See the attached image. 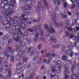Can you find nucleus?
Returning a JSON list of instances; mask_svg holds the SVG:
<instances>
[{
  "mask_svg": "<svg viewBox=\"0 0 79 79\" xmlns=\"http://www.w3.org/2000/svg\"><path fill=\"white\" fill-rule=\"evenodd\" d=\"M44 28L45 29L47 30L45 33L46 36H50V34L55 33V30L53 28L52 26H51V27H49L48 25L47 24H44Z\"/></svg>",
  "mask_w": 79,
  "mask_h": 79,
  "instance_id": "f257e3e1",
  "label": "nucleus"
},
{
  "mask_svg": "<svg viewBox=\"0 0 79 79\" xmlns=\"http://www.w3.org/2000/svg\"><path fill=\"white\" fill-rule=\"evenodd\" d=\"M35 27L37 29H35L34 27L33 28V29H31L30 28V32H33V34H35L37 32V31L39 30L40 31V34L41 36H44V33L42 31V27H43L41 25H39L36 26Z\"/></svg>",
  "mask_w": 79,
  "mask_h": 79,
  "instance_id": "f03ea898",
  "label": "nucleus"
},
{
  "mask_svg": "<svg viewBox=\"0 0 79 79\" xmlns=\"http://www.w3.org/2000/svg\"><path fill=\"white\" fill-rule=\"evenodd\" d=\"M53 14L54 15V16L53 15H52L51 16L52 20V21H53L54 22V24L56 25V27H57V28H59V27H60V26H59V25H58V23H56V22H55V20H56L55 18H57L58 16V13L55 11H54Z\"/></svg>",
  "mask_w": 79,
  "mask_h": 79,
  "instance_id": "7ed1b4c3",
  "label": "nucleus"
},
{
  "mask_svg": "<svg viewBox=\"0 0 79 79\" xmlns=\"http://www.w3.org/2000/svg\"><path fill=\"white\" fill-rule=\"evenodd\" d=\"M41 48H42V44H40L37 46V49H34L33 50V53H35V54H36L35 55L36 56H39L40 54V49Z\"/></svg>",
  "mask_w": 79,
  "mask_h": 79,
  "instance_id": "20e7f679",
  "label": "nucleus"
},
{
  "mask_svg": "<svg viewBox=\"0 0 79 79\" xmlns=\"http://www.w3.org/2000/svg\"><path fill=\"white\" fill-rule=\"evenodd\" d=\"M7 20L8 21L7 23L6 24H8L7 27L9 29L10 27H11L10 25V24L11 25H13V24H15V23L13 22V18L12 17H8L7 18Z\"/></svg>",
  "mask_w": 79,
  "mask_h": 79,
  "instance_id": "39448f33",
  "label": "nucleus"
},
{
  "mask_svg": "<svg viewBox=\"0 0 79 79\" xmlns=\"http://www.w3.org/2000/svg\"><path fill=\"white\" fill-rule=\"evenodd\" d=\"M22 15L20 18L21 20H22L23 21H24L25 23L26 22L27 20L26 18H25V16H28L29 14V12L27 10H25V12L22 13Z\"/></svg>",
  "mask_w": 79,
  "mask_h": 79,
  "instance_id": "423d86ee",
  "label": "nucleus"
},
{
  "mask_svg": "<svg viewBox=\"0 0 79 79\" xmlns=\"http://www.w3.org/2000/svg\"><path fill=\"white\" fill-rule=\"evenodd\" d=\"M13 38L14 40L17 43V42H21L22 41H21V37L18 36V35L17 33H14L13 35Z\"/></svg>",
  "mask_w": 79,
  "mask_h": 79,
  "instance_id": "0eeeda50",
  "label": "nucleus"
},
{
  "mask_svg": "<svg viewBox=\"0 0 79 79\" xmlns=\"http://www.w3.org/2000/svg\"><path fill=\"white\" fill-rule=\"evenodd\" d=\"M23 21L24 22V23H26L24 22V21L22 20V21L21 22L19 25V27H20L21 29H23L27 28V26L23 23Z\"/></svg>",
  "mask_w": 79,
  "mask_h": 79,
  "instance_id": "6e6552de",
  "label": "nucleus"
},
{
  "mask_svg": "<svg viewBox=\"0 0 79 79\" xmlns=\"http://www.w3.org/2000/svg\"><path fill=\"white\" fill-rule=\"evenodd\" d=\"M71 79H79V73H77L72 74Z\"/></svg>",
  "mask_w": 79,
  "mask_h": 79,
  "instance_id": "1a4fd4ad",
  "label": "nucleus"
},
{
  "mask_svg": "<svg viewBox=\"0 0 79 79\" xmlns=\"http://www.w3.org/2000/svg\"><path fill=\"white\" fill-rule=\"evenodd\" d=\"M65 35L66 37H68L69 39H73V34H70L68 33V32L66 31Z\"/></svg>",
  "mask_w": 79,
  "mask_h": 79,
  "instance_id": "9d476101",
  "label": "nucleus"
},
{
  "mask_svg": "<svg viewBox=\"0 0 79 79\" xmlns=\"http://www.w3.org/2000/svg\"><path fill=\"white\" fill-rule=\"evenodd\" d=\"M51 56H54L55 57H56L57 55L56 54H52L48 52H47L45 54V57H46V58H49Z\"/></svg>",
  "mask_w": 79,
  "mask_h": 79,
  "instance_id": "9b49d317",
  "label": "nucleus"
},
{
  "mask_svg": "<svg viewBox=\"0 0 79 79\" xmlns=\"http://www.w3.org/2000/svg\"><path fill=\"white\" fill-rule=\"evenodd\" d=\"M0 6L1 7L3 8L4 10H6L7 4H5L3 2L0 3Z\"/></svg>",
  "mask_w": 79,
  "mask_h": 79,
  "instance_id": "f8f14e48",
  "label": "nucleus"
},
{
  "mask_svg": "<svg viewBox=\"0 0 79 79\" xmlns=\"http://www.w3.org/2000/svg\"><path fill=\"white\" fill-rule=\"evenodd\" d=\"M71 52H73V51H71V50L69 49L66 50L64 51V54H65V55H70L71 53Z\"/></svg>",
  "mask_w": 79,
  "mask_h": 79,
  "instance_id": "ddd939ff",
  "label": "nucleus"
},
{
  "mask_svg": "<svg viewBox=\"0 0 79 79\" xmlns=\"http://www.w3.org/2000/svg\"><path fill=\"white\" fill-rule=\"evenodd\" d=\"M32 4H28L25 7V10H26L27 11L29 10L31 8H32Z\"/></svg>",
  "mask_w": 79,
  "mask_h": 79,
  "instance_id": "4468645a",
  "label": "nucleus"
},
{
  "mask_svg": "<svg viewBox=\"0 0 79 79\" xmlns=\"http://www.w3.org/2000/svg\"><path fill=\"white\" fill-rule=\"evenodd\" d=\"M22 64L21 63H19L17 64L16 68L17 70H21V68H22Z\"/></svg>",
  "mask_w": 79,
  "mask_h": 79,
  "instance_id": "2eb2a0df",
  "label": "nucleus"
},
{
  "mask_svg": "<svg viewBox=\"0 0 79 79\" xmlns=\"http://www.w3.org/2000/svg\"><path fill=\"white\" fill-rule=\"evenodd\" d=\"M15 47L17 52H19V51L21 50V48L20 47V46L19 45L15 44Z\"/></svg>",
  "mask_w": 79,
  "mask_h": 79,
  "instance_id": "dca6fc26",
  "label": "nucleus"
},
{
  "mask_svg": "<svg viewBox=\"0 0 79 79\" xmlns=\"http://www.w3.org/2000/svg\"><path fill=\"white\" fill-rule=\"evenodd\" d=\"M42 1L44 3V7L45 8H48V3H47V0H42Z\"/></svg>",
  "mask_w": 79,
  "mask_h": 79,
  "instance_id": "f3484780",
  "label": "nucleus"
},
{
  "mask_svg": "<svg viewBox=\"0 0 79 79\" xmlns=\"http://www.w3.org/2000/svg\"><path fill=\"white\" fill-rule=\"evenodd\" d=\"M70 22V20L68 19H66L65 20V22L66 25H65V27H68L69 25V23Z\"/></svg>",
  "mask_w": 79,
  "mask_h": 79,
  "instance_id": "a211bd4d",
  "label": "nucleus"
},
{
  "mask_svg": "<svg viewBox=\"0 0 79 79\" xmlns=\"http://www.w3.org/2000/svg\"><path fill=\"white\" fill-rule=\"evenodd\" d=\"M60 18H68V15H65V14H64L63 13L61 14L60 15Z\"/></svg>",
  "mask_w": 79,
  "mask_h": 79,
  "instance_id": "6ab92c4d",
  "label": "nucleus"
},
{
  "mask_svg": "<svg viewBox=\"0 0 79 79\" xmlns=\"http://www.w3.org/2000/svg\"><path fill=\"white\" fill-rule=\"evenodd\" d=\"M13 6H14V5L11 4V3H9V4H7L6 10L8 9H11L13 7Z\"/></svg>",
  "mask_w": 79,
  "mask_h": 79,
  "instance_id": "aec40b11",
  "label": "nucleus"
},
{
  "mask_svg": "<svg viewBox=\"0 0 79 79\" xmlns=\"http://www.w3.org/2000/svg\"><path fill=\"white\" fill-rule=\"evenodd\" d=\"M19 19V18H17L16 17H14L13 23H15L14 24V23H13V25H15V24H16V23L18 22V21Z\"/></svg>",
  "mask_w": 79,
  "mask_h": 79,
  "instance_id": "412c9836",
  "label": "nucleus"
},
{
  "mask_svg": "<svg viewBox=\"0 0 79 79\" xmlns=\"http://www.w3.org/2000/svg\"><path fill=\"white\" fill-rule=\"evenodd\" d=\"M25 53V51L24 50H22L20 51L18 54V56H23V55H24Z\"/></svg>",
  "mask_w": 79,
  "mask_h": 79,
  "instance_id": "4be33fe9",
  "label": "nucleus"
},
{
  "mask_svg": "<svg viewBox=\"0 0 79 79\" xmlns=\"http://www.w3.org/2000/svg\"><path fill=\"white\" fill-rule=\"evenodd\" d=\"M75 69H76V66L74 64L72 65L71 68V71L72 73H74Z\"/></svg>",
  "mask_w": 79,
  "mask_h": 79,
  "instance_id": "5701e85b",
  "label": "nucleus"
},
{
  "mask_svg": "<svg viewBox=\"0 0 79 79\" xmlns=\"http://www.w3.org/2000/svg\"><path fill=\"white\" fill-rule=\"evenodd\" d=\"M65 27L67 28V30H68L69 32H72L73 33V29H74V28H72L71 27Z\"/></svg>",
  "mask_w": 79,
  "mask_h": 79,
  "instance_id": "b1692460",
  "label": "nucleus"
},
{
  "mask_svg": "<svg viewBox=\"0 0 79 79\" xmlns=\"http://www.w3.org/2000/svg\"><path fill=\"white\" fill-rule=\"evenodd\" d=\"M55 76V72H52L50 75V79H53L54 77Z\"/></svg>",
  "mask_w": 79,
  "mask_h": 79,
  "instance_id": "393cba45",
  "label": "nucleus"
},
{
  "mask_svg": "<svg viewBox=\"0 0 79 79\" xmlns=\"http://www.w3.org/2000/svg\"><path fill=\"white\" fill-rule=\"evenodd\" d=\"M50 40H51V41H52L53 43H55L56 42V39L55 38L53 37H52V36H51Z\"/></svg>",
  "mask_w": 79,
  "mask_h": 79,
  "instance_id": "a878e982",
  "label": "nucleus"
},
{
  "mask_svg": "<svg viewBox=\"0 0 79 79\" xmlns=\"http://www.w3.org/2000/svg\"><path fill=\"white\" fill-rule=\"evenodd\" d=\"M6 51H8V52H10L11 50V48L10 46H7L6 47Z\"/></svg>",
  "mask_w": 79,
  "mask_h": 79,
  "instance_id": "bb28decb",
  "label": "nucleus"
},
{
  "mask_svg": "<svg viewBox=\"0 0 79 79\" xmlns=\"http://www.w3.org/2000/svg\"><path fill=\"white\" fill-rule=\"evenodd\" d=\"M28 60H29V58L28 57H24L23 59V63H26V62H27V61H28Z\"/></svg>",
  "mask_w": 79,
  "mask_h": 79,
  "instance_id": "cd10ccee",
  "label": "nucleus"
},
{
  "mask_svg": "<svg viewBox=\"0 0 79 79\" xmlns=\"http://www.w3.org/2000/svg\"><path fill=\"white\" fill-rule=\"evenodd\" d=\"M55 1H56L58 5H60L61 4V2H60V0H54L53 1V3L55 5H56V2H55Z\"/></svg>",
  "mask_w": 79,
  "mask_h": 79,
  "instance_id": "c85d7f7f",
  "label": "nucleus"
},
{
  "mask_svg": "<svg viewBox=\"0 0 79 79\" xmlns=\"http://www.w3.org/2000/svg\"><path fill=\"white\" fill-rule=\"evenodd\" d=\"M5 10H6V16H8L10 15V11H9V9Z\"/></svg>",
  "mask_w": 79,
  "mask_h": 79,
  "instance_id": "c756f323",
  "label": "nucleus"
},
{
  "mask_svg": "<svg viewBox=\"0 0 79 79\" xmlns=\"http://www.w3.org/2000/svg\"><path fill=\"white\" fill-rule=\"evenodd\" d=\"M68 48L71 51L73 49V48H74V46L71 44H69Z\"/></svg>",
  "mask_w": 79,
  "mask_h": 79,
  "instance_id": "7c9ffc66",
  "label": "nucleus"
},
{
  "mask_svg": "<svg viewBox=\"0 0 79 79\" xmlns=\"http://www.w3.org/2000/svg\"><path fill=\"white\" fill-rule=\"evenodd\" d=\"M65 73H66L67 74H69L70 73V72H69V69L67 68L66 69H65Z\"/></svg>",
  "mask_w": 79,
  "mask_h": 79,
  "instance_id": "2f4dec72",
  "label": "nucleus"
},
{
  "mask_svg": "<svg viewBox=\"0 0 79 79\" xmlns=\"http://www.w3.org/2000/svg\"><path fill=\"white\" fill-rule=\"evenodd\" d=\"M66 48L65 45H63L62 46L61 51L62 52H64V51L65 50V49H66Z\"/></svg>",
  "mask_w": 79,
  "mask_h": 79,
  "instance_id": "473e14b6",
  "label": "nucleus"
},
{
  "mask_svg": "<svg viewBox=\"0 0 79 79\" xmlns=\"http://www.w3.org/2000/svg\"><path fill=\"white\" fill-rule=\"evenodd\" d=\"M75 6H76V4L75 3H73L71 5H70V9H73L75 7Z\"/></svg>",
  "mask_w": 79,
  "mask_h": 79,
  "instance_id": "72a5a7b5",
  "label": "nucleus"
},
{
  "mask_svg": "<svg viewBox=\"0 0 79 79\" xmlns=\"http://www.w3.org/2000/svg\"><path fill=\"white\" fill-rule=\"evenodd\" d=\"M61 63V61L60 60H59L57 61H56L55 63V64L56 66H57V65H59Z\"/></svg>",
  "mask_w": 79,
  "mask_h": 79,
  "instance_id": "f704fd0d",
  "label": "nucleus"
},
{
  "mask_svg": "<svg viewBox=\"0 0 79 79\" xmlns=\"http://www.w3.org/2000/svg\"><path fill=\"white\" fill-rule=\"evenodd\" d=\"M62 60L65 61V60H66V59H67V56H66L64 55L62 56Z\"/></svg>",
  "mask_w": 79,
  "mask_h": 79,
  "instance_id": "c9c22d12",
  "label": "nucleus"
},
{
  "mask_svg": "<svg viewBox=\"0 0 79 79\" xmlns=\"http://www.w3.org/2000/svg\"><path fill=\"white\" fill-rule=\"evenodd\" d=\"M17 34L18 35V36H21V37H23V34L22 33L21 31H18Z\"/></svg>",
  "mask_w": 79,
  "mask_h": 79,
  "instance_id": "e433bc0d",
  "label": "nucleus"
},
{
  "mask_svg": "<svg viewBox=\"0 0 79 79\" xmlns=\"http://www.w3.org/2000/svg\"><path fill=\"white\" fill-rule=\"evenodd\" d=\"M20 41H22L20 42H17V43H18V44H21L22 46L23 47H24V45H25L24 43V42H23V40H20Z\"/></svg>",
  "mask_w": 79,
  "mask_h": 79,
  "instance_id": "4c0bfd02",
  "label": "nucleus"
},
{
  "mask_svg": "<svg viewBox=\"0 0 79 79\" xmlns=\"http://www.w3.org/2000/svg\"><path fill=\"white\" fill-rule=\"evenodd\" d=\"M4 59V58L3 57H1L0 56V65L2 63H3V60Z\"/></svg>",
  "mask_w": 79,
  "mask_h": 79,
  "instance_id": "58836bf2",
  "label": "nucleus"
},
{
  "mask_svg": "<svg viewBox=\"0 0 79 79\" xmlns=\"http://www.w3.org/2000/svg\"><path fill=\"white\" fill-rule=\"evenodd\" d=\"M38 7L39 9L40 10V11H43V10H44V8H43V7H42V6H39Z\"/></svg>",
  "mask_w": 79,
  "mask_h": 79,
  "instance_id": "ea45409f",
  "label": "nucleus"
},
{
  "mask_svg": "<svg viewBox=\"0 0 79 79\" xmlns=\"http://www.w3.org/2000/svg\"><path fill=\"white\" fill-rule=\"evenodd\" d=\"M67 8L68 9H64V11L65 13H68L69 12V10H68V8H69V7H68Z\"/></svg>",
  "mask_w": 79,
  "mask_h": 79,
  "instance_id": "a19ab883",
  "label": "nucleus"
},
{
  "mask_svg": "<svg viewBox=\"0 0 79 79\" xmlns=\"http://www.w3.org/2000/svg\"><path fill=\"white\" fill-rule=\"evenodd\" d=\"M9 11L10 15H11V14H12V13H13L14 12V10L11 9H9Z\"/></svg>",
  "mask_w": 79,
  "mask_h": 79,
  "instance_id": "79ce46f5",
  "label": "nucleus"
},
{
  "mask_svg": "<svg viewBox=\"0 0 79 79\" xmlns=\"http://www.w3.org/2000/svg\"><path fill=\"white\" fill-rule=\"evenodd\" d=\"M68 4L66 2H64V8H67V6H68Z\"/></svg>",
  "mask_w": 79,
  "mask_h": 79,
  "instance_id": "37998d69",
  "label": "nucleus"
},
{
  "mask_svg": "<svg viewBox=\"0 0 79 79\" xmlns=\"http://www.w3.org/2000/svg\"><path fill=\"white\" fill-rule=\"evenodd\" d=\"M64 78L63 79H69V77L68 75L66 74H64Z\"/></svg>",
  "mask_w": 79,
  "mask_h": 79,
  "instance_id": "c03bdc74",
  "label": "nucleus"
},
{
  "mask_svg": "<svg viewBox=\"0 0 79 79\" xmlns=\"http://www.w3.org/2000/svg\"><path fill=\"white\" fill-rule=\"evenodd\" d=\"M6 57L7 58V59H8V58H10V55L8 54V52H6Z\"/></svg>",
  "mask_w": 79,
  "mask_h": 79,
  "instance_id": "a18cd8bd",
  "label": "nucleus"
},
{
  "mask_svg": "<svg viewBox=\"0 0 79 79\" xmlns=\"http://www.w3.org/2000/svg\"><path fill=\"white\" fill-rule=\"evenodd\" d=\"M10 3L11 4H12L13 5H14V4H16V1L15 0H13L11 1V2H10Z\"/></svg>",
  "mask_w": 79,
  "mask_h": 79,
  "instance_id": "49530a36",
  "label": "nucleus"
},
{
  "mask_svg": "<svg viewBox=\"0 0 79 79\" xmlns=\"http://www.w3.org/2000/svg\"><path fill=\"white\" fill-rule=\"evenodd\" d=\"M8 73H9V77H10L11 75V70L10 69H9L8 70Z\"/></svg>",
  "mask_w": 79,
  "mask_h": 79,
  "instance_id": "de8ad7c7",
  "label": "nucleus"
},
{
  "mask_svg": "<svg viewBox=\"0 0 79 79\" xmlns=\"http://www.w3.org/2000/svg\"><path fill=\"white\" fill-rule=\"evenodd\" d=\"M37 5L38 6L37 7H39V6H42V5H41V3H40V2L39 1L38 2H37Z\"/></svg>",
  "mask_w": 79,
  "mask_h": 79,
  "instance_id": "09e8293b",
  "label": "nucleus"
},
{
  "mask_svg": "<svg viewBox=\"0 0 79 79\" xmlns=\"http://www.w3.org/2000/svg\"><path fill=\"white\" fill-rule=\"evenodd\" d=\"M54 68L55 69V71L57 72V71H58L59 68L57 67H54Z\"/></svg>",
  "mask_w": 79,
  "mask_h": 79,
  "instance_id": "8fccbe9b",
  "label": "nucleus"
},
{
  "mask_svg": "<svg viewBox=\"0 0 79 79\" xmlns=\"http://www.w3.org/2000/svg\"><path fill=\"white\" fill-rule=\"evenodd\" d=\"M36 13L37 14V15H40V12H39V10H38V9H36Z\"/></svg>",
  "mask_w": 79,
  "mask_h": 79,
  "instance_id": "3c124183",
  "label": "nucleus"
},
{
  "mask_svg": "<svg viewBox=\"0 0 79 79\" xmlns=\"http://www.w3.org/2000/svg\"><path fill=\"white\" fill-rule=\"evenodd\" d=\"M51 61L52 60L51 59H49V60L47 61V64H49V63H51Z\"/></svg>",
  "mask_w": 79,
  "mask_h": 79,
  "instance_id": "603ef678",
  "label": "nucleus"
},
{
  "mask_svg": "<svg viewBox=\"0 0 79 79\" xmlns=\"http://www.w3.org/2000/svg\"><path fill=\"white\" fill-rule=\"evenodd\" d=\"M8 39L5 36H4L2 38V40H8Z\"/></svg>",
  "mask_w": 79,
  "mask_h": 79,
  "instance_id": "864d4df0",
  "label": "nucleus"
},
{
  "mask_svg": "<svg viewBox=\"0 0 79 79\" xmlns=\"http://www.w3.org/2000/svg\"><path fill=\"white\" fill-rule=\"evenodd\" d=\"M2 2L6 5H7L6 3H8V0H4Z\"/></svg>",
  "mask_w": 79,
  "mask_h": 79,
  "instance_id": "5fc2aeb1",
  "label": "nucleus"
},
{
  "mask_svg": "<svg viewBox=\"0 0 79 79\" xmlns=\"http://www.w3.org/2000/svg\"><path fill=\"white\" fill-rule=\"evenodd\" d=\"M12 40L10 39L8 41V45H10V43H11L12 42Z\"/></svg>",
  "mask_w": 79,
  "mask_h": 79,
  "instance_id": "6e6d98bb",
  "label": "nucleus"
},
{
  "mask_svg": "<svg viewBox=\"0 0 79 79\" xmlns=\"http://www.w3.org/2000/svg\"><path fill=\"white\" fill-rule=\"evenodd\" d=\"M51 71L52 72H54L55 71V67H52L51 69Z\"/></svg>",
  "mask_w": 79,
  "mask_h": 79,
  "instance_id": "4d7b16f0",
  "label": "nucleus"
},
{
  "mask_svg": "<svg viewBox=\"0 0 79 79\" xmlns=\"http://www.w3.org/2000/svg\"><path fill=\"white\" fill-rule=\"evenodd\" d=\"M23 38L25 40L27 39V35H23Z\"/></svg>",
  "mask_w": 79,
  "mask_h": 79,
  "instance_id": "13d9d810",
  "label": "nucleus"
},
{
  "mask_svg": "<svg viewBox=\"0 0 79 79\" xmlns=\"http://www.w3.org/2000/svg\"><path fill=\"white\" fill-rule=\"evenodd\" d=\"M72 21L73 24H76V21L75 19H73Z\"/></svg>",
  "mask_w": 79,
  "mask_h": 79,
  "instance_id": "bf43d9fd",
  "label": "nucleus"
},
{
  "mask_svg": "<svg viewBox=\"0 0 79 79\" xmlns=\"http://www.w3.org/2000/svg\"><path fill=\"white\" fill-rule=\"evenodd\" d=\"M56 48H58L60 47V44H57L55 46Z\"/></svg>",
  "mask_w": 79,
  "mask_h": 79,
  "instance_id": "052dcab7",
  "label": "nucleus"
},
{
  "mask_svg": "<svg viewBox=\"0 0 79 79\" xmlns=\"http://www.w3.org/2000/svg\"><path fill=\"white\" fill-rule=\"evenodd\" d=\"M63 26V22H61L59 24V26L60 27H62Z\"/></svg>",
  "mask_w": 79,
  "mask_h": 79,
  "instance_id": "680f3d73",
  "label": "nucleus"
},
{
  "mask_svg": "<svg viewBox=\"0 0 79 79\" xmlns=\"http://www.w3.org/2000/svg\"><path fill=\"white\" fill-rule=\"evenodd\" d=\"M58 76L57 75H55L53 78V79H58Z\"/></svg>",
  "mask_w": 79,
  "mask_h": 79,
  "instance_id": "e2e57ef3",
  "label": "nucleus"
},
{
  "mask_svg": "<svg viewBox=\"0 0 79 79\" xmlns=\"http://www.w3.org/2000/svg\"><path fill=\"white\" fill-rule=\"evenodd\" d=\"M30 0H23V2H24L25 3H27V2H28L29 1H30Z\"/></svg>",
  "mask_w": 79,
  "mask_h": 79,
  "instance_id": "0e129e2a",
  "label": "nucleus"
},
{
  "mask_svg": "<svg viewBox=\"0 0 79 79\" xmlns=\"http://www.w3.org/2000/svg\"><path fill=\"white\" fill-rule=\"evenodd\" d=\"M39 35V34L38 33H36L35 34V37H38Z\"/></svg>",
  "mask_w": 79,
  "mask_h": 79,
  "instance_id": "69168bd1",
  "label": "nucleus"
},
{
  "mask_svg": "<svg viewBox=\"0 0 79 79\" xmlns=\"http://www.w3.org/2000/svg\"><path fill=\"white\" fill-rule=\"evenodd\" d=\"M6 38L8 39L10 37V35H8V34H6L5 36Z\"/></svg>",
  "mask_w": 79,
  "mask_h": 79,
  "instance_id": "338daca9",
  "label": "nucleus"
},
{
  "mask_svg": "<svg viewBox=\"0 0 79 79\" xmlns=\"http://www.w3.org/2000/svg\"><path fill=\"white\" fill-rule=\"evenodd\" d=\"M23 48L24 50H26V49H27V45H24L23 46Z\"/></svg>",
  "mask_w": 79,
  "mask_h": 79,
  "instance_id": "774afa93",
  "label": "nucleus"
}]
</instances>
